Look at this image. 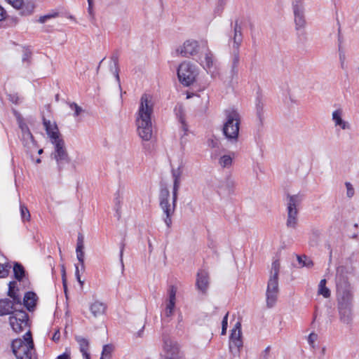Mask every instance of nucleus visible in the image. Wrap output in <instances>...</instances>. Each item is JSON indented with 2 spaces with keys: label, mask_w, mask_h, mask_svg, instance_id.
Returning <instances> with one entry per match:
<instances>
[{
  "label": "nucleus",
  "mask_w": 359,
  "mask_h": 359,
  "mask_svg": "<svg viewBox=\"0 0 359 359\" xmlns=\"http://www.w3.org/2000/svg\"><path fill=\"white\" fill-rule=\"evenodd\" d=\"M312 265H313V262H312V261H311V260H308V262H304V266H307V267H310V266H311Z\"/></svg>",
  "instance_id": "59"
},
{
  "label": "nucleus",
  "mask_w": 359,
  "mask_h": 359,
  "mask_svg": "<svg viewBox=\"0 0 359 359\" xmlns=\"http://www.w3.org/2000/svg\"><path fill=\"white\" fill-rule=\"evenodd\" d=\"M37 296L33 292H27L25 293L23 299L24 306L29 310H32L35 306L36 302L37 301Z\"/></svg>",
  "instance_id": "27"
},
{
  "label": "nucleus",
  "mask_w": 359,
  "mask_h": 359,
  "mask_svg": "<svg viewBox=\"0 0 359 359\" xmlns=\"http://www.w3.org/2000/svg\"><path fill=\"white\" fill-rule=\"evenodd\" d=\"M58 16V13L57 12H54V13H49V14H47V15H42L41 16L39 20H38V22L39 23H41V24H43L45 23L47 20H50V19H52V18H57Z\"/></svg>",
  "instance_id": "39"
},
{
  "label": "nucleus",
  "mask_w": 359,
  "mask_h": 359,
  "mask_svg": "<svg viewBox=\"0 0 359 359\" xmlns=\"http://www.w3.org/2000/svg\"><path fill=\"white\" fill-rule=\"evenodd\" d=\"M57 359H70V357L67 353H63L59 356H57Z\"/></svg>",
  "instance_id": "56"
},
{
  "label": "nucleus",
  "mask_w": 359,
  "mask_h": 359,
  "mask_svg": "<svg viewBox=\"0 0 359 359\" xmlns=\"http://www.w3.org/2000/svg\"><path fill=\"white\" fill-rule=\"evenodd\" d=\"M318 294L323 296L325 298H329L330 297V290L326 287V280L322 279L318 285Z\"/></svg>",
  "instance_id": "30"
},
{
  "label": "nucleus",
  "mask_w": 359,
  "mask_h": 359,
  "mask_svg": "<svg viewBox=\"0 0 359 359\" xmlns=\"http://www.w3.org/2000/svg\"><path fill=\"white\" fill-rule=\"evenodd\" d=\"M243 41L242 27L236 21L233 27V36L230 39L232 42V61L230 69V78L234 79L238 75V66L239 64V48Z\"/></svg>",
  "instance_id": "7"
},
{
  "label": "nucleus",
  "mask_w": 359,
  "mask_h": 359,
  "mask_svg": "<svg viewBox=\"0 0 359 359\" xmlns=\"http://www.w3.org/2000/svg\"><path fill=\"white\" fill-rule=\"evenodd\" d=\"M343 111L341 109L334 110L332 114V120L335 127H339L342 130H350L351 124L342 118Z\"/></svg>",
  "instance_id": "21"
},
{
  "label": "nucleus",
  "mask_w": 359,
  "mask_h": 359,
  "mask_svg": "<svg viewBox=\"0 0 359 359\" xmlns=\"http://www.w3.org/2000/svg\"><path fill=\"white\" fill-rule=\"evenodd\" d=\"M62 283H63L65 292H67V283H66V278H65V271L64 269L62 270Z\"/></svg>",
  "instance_id": "54"
},
{
  "label": "nucleus",
  "mask_w": 359,
  "mask_h": 359,
  "mask_svg": "<svg viewBox=\"0 0 359 359\" xmlns=\"http://www.w3.org/2000/svg\"><path fill=\"white\" fill-rule=\"evenodd\" d=\"M325 348H323V353H324V352H325Z\"/></svg>",
  "instance_id": "64"
},
{
  "label": "nucleus",
  "mask_w": 359,
  "mask_h": 359,
  "mask_svg": "<svg viewBox=\"0 0 359 359\" xmlns=\"http://www.w3.org/2000/svg\"><path fill=\"white\" fill-rule=\"evenodd\" d=\"M83 237L81 234H79L77 239L76 245V257L81 266V269H84V252H83Z\"/></svg>",
  "instance_id": "25"
},
{
  "label": "nucleus",
  "mask_w": 359,
  "mask_h": 359,
  "mask_svg": "<svg viewBox=\"0 0 359 359\" xmlns=\"http://www.w3.org/2000/svg\"><path fill=\"white\" fill-rule=\"evenodd\" d=\"M202 50V42L199 43L195 40H187L177 49L182 57H190L198 55Z\"/></svg>",
  "instance_id": "14"
},
{
  "label": "nucleus",
  "mask_w": 359,
  "mask_h": 359,
  "mask_svg": "<svg viewBox=\"0 0 359 359\" xmlns=\"http://www.w3.org/2000/svg\"><path fill=\"white\" fill-rule=\"evenodd\" d=\"M19 305H17L14 301L8 299H0V316L11 314L12 312L19 309Z\"/></svg>",
  "instance_id": "20"
},
{
  "label": "nucleus",
  "mask_w": 359,
  "mask_h": 359,
  "mask_svg": "<svg viewBox=\"0 0 359 359\" xmlns=\"http://www.w3.org/2000/svg\"><path fill=\"white\" fill-rule=\"evenodd\" d=\"M225 121L222 132L227 141L236 144L238 141L241 124V115L234 108H229L224 111Z\"/></svg>",
  "instance_id": "4"
},
{
  "label": "nucleus",
  "mask_w": 359,
  "mask_h": 359,
  "mask_svg": "<svg viewBox=\"0 0 359 359\" xmlns=\"http://www.w3.org/2000/svg\"><path fill=\"white\" fill-rule=\"evenodd\" d=\"M40 162H41V159H40V158H38V159L36 160V163H39Z\"/></svg>",
  "instance_id": "61"
},
{
  "label": "nucleus",
  "mask_w": 359,
  "mask_h": 359,
  "mask_svg": "<svg viewBox=\"0 0 359 359\" xmlns=\"http://www.w3.org/2000/svg\"><path fill=\"white\" fill-rule=\"evenodd\" d=\"M11 266L0 264V278H5L8 275Z\"/></svg>",
  "instance_id": "40"
},
{
  "label": "nucleus",
  "mask_w": 359,
  "mask_h": 359,
  "mask_svg": "<svg viewBox=\"0 0 359 359\" xmlns=\"http://www.w3.org/2000/svg\"><path fill=\"white\" fill-rule=\"evenodd\" d=\"M70 108L74 111L75 116H78L83 111V109L74 102L70 104Z\"/></svg>",
  "instance_id": "43"
},
{
  "label": "nucleus",
  "mask_w": 359,
  "mask_h": 359,
  "mask_svg": "<svg viewBox=\"0 0 359 359\" xmlns=\"http://www.w3.org/2000/svg\"><path fill=\"white\" fill-rule=\"evenodd\" d=\"M15 282H10L8 294L11 298H12L14 302H15V304H17V305H19V307L21 308L22 304L21 302L20 297L16 294V292L15 291Z\"/></svg>",
  "instance_id": "29"
},
{
  "label": "nucleus",
  "mask_w": 359,
  "mask_h": 359,
  "mask_svg": "<svg viewBox=\"0 0 359 359\" xmlns=\"http://www.w3.org/2000/svg\"><path fill=\"white\" fill-rule=\"evenodd\" d=\"M13 273L15 278L21 280L25 276V269L22 264L15 263L13 266Z\"/></svg>",
  "instance_id": "31"
},
{
  "label": "nucleus",
  "mask_w": 359,
  "mask_h": 359,
  "mask_svg": "<svg viewBox=\"0 0 359 359\" xmlns=\"http://www.w3.org/2000/svg\"><path fill=\"white\" fill-rule=\"evenodd\" d=\"M9 323L13 330L16 333H20L27 327L28 315L23 310V305L19 309L13 311L12 315L9 317Z\"/></svg>",
  "instance_id": "12"
},
{
  "label": "nucleus",
  "mask_w": 359,
  "mask_h": 359,
  "mask_svg": "<svg viewBox=\"0 0 359 359\" xmlns=\"http://www.w3.org/2000/svg\"><path fill=\"white\" fill-rule=\"evenodd\" d=\"M54 150L50 154V158L55 161L59 172L62 170L65 165L70 162V158L67 151L64 140L53 143Z\"/></svg>",
  "instance_id": "10"
},
{
  "label": "nucleus",
  "mask_w": 359,
  "mask_h": 359,
  "mask_svg": "<svg viewBox=\"0 0 359 359\" xmlns=\"http://www.w3.org/2000/svg\"><path fill=\"white\" fill-rule=\"evenodd\" d=\"M34 8L35 5L33 2H29L25 4L22 3V6L20 8V14L22 15H29L34 12Z\"/></svg>",
  "instance_id": "32"
},
{
  "label": "nucleus",
  "mask_w": 359,
  "mask_h": 359,
  "mask_svg": "<svg viewBox=\"0 0 359 359\" xmlns=\"http://www.w3.org/2000/svg\"><path fill=\"white\" fill-rule=\"evenodd\" d=\"M43 123L52 144L62 140L58 128L55 123H51L50 121L46 120L45 118H43Z\"/></svg>",
  "instance_id": "18"
},
{
  "label": "nucleus",
  "mask_w": 359,
  "mask_h": 359,
  "mask_svg": "<svg viewBox=\"0 0 359 359\" xmlns=\"http://www.w3.org/2000/svg\"><path fill=\"white\" fill-rule=\"evenodd\" d=\"M176 292L177 289L175 286L172 285L169 287L168 291V299H167L165 309V315L167 317H170L173 313L176 302Z\"/></svg>",
  "instance_id": "19"
},
{
  "label": "nucleus",
  "mask_w": 359,
  "mask_h": 359,
  "mask_svg": "<svg viewBox=\"0 0 359 359\" xmlns=\"http://www.w3.org/2000/svg\"><path fill=\"white\" fill-rule=\"evenodd\" d=\"M233 153L231 154H224L219 157L218 159V163L222 168H229L233 164Z\"/></svg>",
  "instance_id": "28"
},
{
  "label": "nucleus",
  "mask_w": 359,
  "mask_h": 359,
  "mask_svg": "<svg viewBox=\"0 0 359 359\" xmlns=\"http://www.w3.org/2000/svg\"><path fill=\"white\" fill-rule=\"evenodd\" d=\"M358 226V224L357 223H355V224H354V227H355V228H357Z\"/></svg>",
  "instance_id": "63"
},
{
  "label": "nucleus",
  "mask_w": 359,
  "mask_h": 359,
  "mask_svg": "<svg viewBox=\"0 0 359 359\" xmlns=\"http://www.w3.org/2000/svg\"><path fill=\"white\" fill-rule=\"evenodd\" d=\"M320 231L318 229H312L310 237V245H316L318 244V240L320 236Z\"/></svg>",
  "instance_id": "34"
},
{
  "label": "nucleus",
  "mask_w": 359,
  "mask_h": 359,
  "mask_svg": "<svg viewBox=\"0 0 359 359\" xmlns=\"http://www.w3.org/2000/svg\"><path fill=\"white\" fill-rule=\"evenodd\" d=\"M107 306L103 302L95 301L90 305V311L95 318H99L105 313Z\"/></svg>",
  "instance_id": "24"
},
{
  "label": "nucleus",
  "mask_w": 359,
  "mask_h": 359,
  "mask_svg": "<svg viewBox=\"0 0 359 359\" xmlns=\"http://www.w3.org/2000/svg\"><path fill=\"white\" fill-rule=\"evenodd\" d=\"M114 346L111 344H106L102 348V356L100 359H110Z\"/></svg>",
  "instance_id": "33"
},
{
  "label": "nucleus",
  "mask_w": 359,
  "mask_h": 359,
  "mask_svg": "<svg viewBox=\"0 0 359 359\" xmlns=\"http://www.w3.org/2000/svg\"><path fill=\"white\" fill-rule=\"evenodd\" d=\"M228 315L229 313H226L224 317L223 318L222 322V335L226 334V329H227V320H228Z\"/></svg>",
  "instance_id": "44"
},
{
  "label": "nucleus",
  "mask_w": 359,
  "mask_h": 359,
  "mask_svg": "<svg viewBox=\"0 0 359 359\" xmlns=\"http://www.w3.org/2000/svg\"><path fill=\"white\" fill-rule=\"evenodd\" d=\"M270 349H271V347L270 346H267L264 349V351H263V352L262 353V357L264 359H268Z\"/></svg>",
  "instance_id": "51"
},
{
  "label": "nucleus",
  "mask_w": 359,
  "mask_h": 359,
  "mask_svg": "<svg viewBox=\"0 0 359 359\" xmlns=\"http://www.w3.org/2000/svg\"><path fill=\"white\" fill-rule=\"evenodd\" d=\"M219 141L217 139H210L208 141V147L211 148H217L219 147Z\"/></svg>",
  "instance_id": "47"
},
{
  "label": "nucleus",
  "mask_w": 359,
  "mask_h": 359,
  "mask_svg": "<svg viewBox=\"0 0 359 359\" xmlns=\"http://www.w3.org/2000/svg\"><path fill=\"white\" fill-rule=\"evenodd\" d=\"M112 60H114V67L111 68V72H113L117 82L118 84L119 88H121V83H120V78L118 75V60L116 57H113Z\"/></svg>",
  "instance_id": "36"
},
{
  "label": "nucleus",
  "mask_w": 359,
  "mask_h": 359,
  "mask_svg": "<svg viewBox=\"0 0 359 359\" xmlns=\"http://www.w3.org/2000/svg\"><path fill=\"white\" fill-rule=\"evenodd\" d=\"M301 196L298 194L287 196V221L286 226L290 229H296L298 224L297 206L301 202Z\"/></svg>",
  "instance_id": "8"
},
{
  "label": "nucleus",
  "mask_w": 359,
  "mask_h": 359,
  "mask_svg": "<svg viewBox=\"0 0 359 359\" xmlns=\"http://www.w3.org/2000/svg\"><path fill=\"white\" fill-rule=\"evenodd\" d=\"M336 287L337 306H353L354 295L348 281V270L344 266L337 269Z\"/></svg>",
  "instance_id": "2"
},
{
  "label": "nucleus",
  "mask_w": 359,
  "mask_h": 359,
  "mask_svg": "<svg viewBox=\"0 0 359 359\" xmlns=\"http://www.w3.org/2000/svg\"><path fill=\"white\" fill-rule=\"evenodd\" d=\"M88 13L90 15H93V0H88Z\"/></svg>",
  "instance_id": "55"
},
{
  "label": "nucleus",
  "mask_w": 359,
  "mask_h": 359,
  "mask_svg": "<svg viewBox=\"0 0 359 359\" xmlns=\"http://www.w3.org/2000/svg\"><path fill=\"white\" fill-rule=\"evenodd\" d=\"M60 330L57 329L55 332V333L52 337V340L55 342H57L60 340Z\"/></svg>",
  "instance_id": "50"
},
{
  "label": "nucleus",
  "mask_w": 359,
  "mask_h": 359,
  "mask_svg": "<svg viewBox=\"0 0 359 359\" xmlns=\"http://www.w3.org/2000/svg\"><path fill=\"white\" fill-rule=\"evenodd\" d=\"M292 9L294 15L295 29L299 30L305 28L306 20L305 15L304 0H293Z\"/></svg>",
  "instance_id": "13"
},
{
  "label": "nucleus",
  "mask_w": 359,
  "mask_h": 359,
  "mask_svg": "<svg viewBox=\"0 0 359 359\" xmlns=\"http://www.w3.org/2000/svg\"><path fill=\"white\" fill-rule=\"evenodd\" d=\"M280 262L278 260L273 262L269 279L266 289V305L269 308L273 307L277 300L278 294V274Z\"/></svg>",
  "instance_id": "6"
},
{
  "label": "nucleus",
  "mask_w": 359,
  "mask_h": 359,
  "mask_svg": "<svg viewBox=\"0 0 359 359\" xmlns=\"http://www.w3.org/2000/svg\"><path fill=\"white\" fill-rule=\"evenodd\" d=\"M317 338L318 335L313 332L311 333L308 337V342L313 348H314V344Z\"/></svg>",
  "instance_id": "45"
},
{
  "label": "nucleus",
  "mask_w": 359,
  "mask_h": 359,
  "mask_svg": "<svg viewBox=\"0 0 359 359\" xmlns=\"http://www.w3.org/2000/svg\"><path fill=\"white\" fill-rule=\"evenodd\" d=\"M201 53L204 54V60H201V64L206 69H210L213 66V55L209 50L206 42H202Z\"/></svg>",
  "instance_id": "22"
},
{
  "label": "nucleus",
  "mask_w": 359,
  "mask_h": 359,
  "mask_svg": "<svg viewBox=\"0 0 359 359\" xmlns=\"http://www.w3.org/2000/svg\"><path fill=\"white\" fill-rule=\"evenodd\" d=\"M208 273L204 270L200 271L197 274L196 285L199 290L205 293L208 287Z\"/></svg>",
  "instance_id": "23"
},
{
  "label": "nucleus",
  "mask_w": 359,
  "mask_h": 359,
  "mask_svg": "<svg viewBox=\"0 0 359 359\" xmlns=\"http://www.w3.org/2000/svg\"><path fill=\"white\" fill-rule=\"evenodd\" d=\"M14 8L20 10L22 6V0H6Z\"/></svg>",
  "instance_id": "42"
},
{
  "label": "nucleus",
  "mask_w": 359,
  "mask_h": 359,
  "mask_svg": "<svg viewBox=\"0 0 359 359\" xmlns=\"http://www.w3.org/2000/svg\"><path fill=\"white\" fill-rule=\"evenodd\" d=\"M8 96L9 100L11 102H13L14 104H18V103L19 97H18V95L17 94H15V93L8 94Z\"/></svg>",
  "instance_id": "48"
},
{
  "label": "nucleus",
  "mask_w": 359,
  "mask_h": 359,
  "mask_svg": "<svg viewBox=\"0 0 359 359\" xmlns=\"http://www.w3.org/2000/svg\"><path fill=\"white\" fill-rule=\"evenodd\" d=\"M256 112L257 116L262 123L264 118V104L260 100H258L256 104Z\"/></svg>",
  "instance_id": "35"
},
{
  "label": "nucleus",
  "mask_w": 359,
  "mask_h": 359,
  "mask_svg": "<svg viewBox=\"0 0 359 359\" xmlns=\"http://www.w3.org/2000/svg\"><path fill=\"white\" fill-rule=\"evenodd\" d=\"M339 60H340L341 67L343 69H344L346 68V64H345L346 56H345L344 53H343L342 51H340V50H339Z\"/></svg>",
  "instance_id": "46"
},
{
  "label": "nucleus",
  "mask_w": 359,
  "mask_h": 359,
  "mask_svg": "<svg viewBox=\"0 0 359 359\" xmlns=\"http://www.w3.org/2000/svg\"><path fill=\"white\" fill-rule=\"evenodd\" d=\"M339 321L346 325L351 326L353 322V306H337Z\"/></svg>",
  "instance_id": "17"
},
{
  "label": "nucleus",
  "mask_w": 359,
  "mask_h": 359,
  "mask_svg": "<svg viewBox=\"0 0 359 359\" xmlns=\"http://www.w3.org/2000/svg\"><path fill=\"white\" fill-rule=\"evenodd\" d=\"M304 259L305 260H306V259H307V258H306V256H304ZM297 260H298L299 263L302 264L303 265H304V262H306V261L303 260V257H300V256H298V257H297Z\"/></svg>",
  "instance_id": "57"
},
{
  "label": "nucleus",
  "mask_w": 359,
  "mask_h": 359,
  "mask_svg": "<svg viewBox=\"0 0 359 359\" xmlns=\"http://www.w3.org/2000/svg\"><path fill=\"white\" fill-rule=\"evenodd\" d=\"M75 339L79 345V349L83 358L85 359H90V354L88 352L89 348L88 340L81 336H76Z\"/></svg>",
  "instance_id": "26"
},
{
  "label": "nucleus",
  "mask_w": 359,
  "mask_h": 359,
  "mask_svg": "<svg viewBox=\"0 0 359 359\" xmlns=\"http://www.w3.org/2000/svg\"><path fill=\"white\" fill-rule=\"evenodd\" d=\"M356 237H357V235H356V234H353V235L352 236V238H355Z\"/></svg>",
  "instance_id": "62"
},
{
  "label": "nucleus",
  "mask_w": 359,
  "mask_h": 359,
  "mask_svg": "<svg viewBox=\"0 0 359 359\" xmlns=\"http://www.w3.org/2000/svg\"><path fill=\"white\" fill-rule=\"evenodd\" d=\"M19 127L22 133L21 141L23 146L27 149V152H32L36 148L32 134L26 123L20 121Z\"/></svg>",
  "instance_id": "15"
},
{
  "label": "nucleus",
  "mask_w": 359,
  "mask_h": 359,
  "mask_svg": "<svg viewBox=\"0 0 359 359\" xmlns=\"http://www.w3.org/2000/svg\"><path fill=\"white\" fill-rule=\"evenodd\" d=\"M154 105L151 95L144 93L141 96L135 123L138 135L144 141H149L153 135L151 116L154 113Z\"/></svg>",
  "instance_id": "1"
},
{
  "label": "nucleus",
  "mask_w": 359,
  "mask_h": 359,
  "mask_svg": "<svg viewBox=\"0 0 359 359\" xmlns=\"http://www.w3.org/2000/svg\"><path fill=\"white\" fill-rule=\"evenodd\" d=\"M198 74L197 67L190 62L181 63L177 69V76L180 82L185 86L191 85Z\"/></svg>",
  "instance_id": "9"
},
{
  "label": "nucleus",
  "mask_w": 359,
  "mask_h": 359,
  "mask_svg": "<svg viewBox=\"0 0 359 359\" xmlns=\"http://www.w3.org/2000/svg\"><path fill=\"white\" fill-rule=\"evenodd\" d=\"M42 153H43V149H39V150L38 151V154H41Z\"/></svg>",
  "instance_id": "60"
},
{
  "label": "nucleus",
  "mask_w": 359,
  "mask_h": 359,
  "mask_svg": "<svg viewBox=\"0 0 359 359\" xmlns=\"http://www.w3.org/2000/svg\"><path fill=\"white\" fill-rule=\"evenodd\" d=\"M7 13L6 10L0 6V21H3L6 18Z\"/></svg>",
  "instance_id": "49"
},
{
  "label": "nucleus",
  "mask_w": 359,
  "mask_h": 359,
  "mask_svg": "<svg viewBox=\"0 0 359 359\" xmlns=\"http://www.w3.org/2000/svg\"><path fill=\"white\" fill-rule=\"evenodd\" d=\"M241 335V325L240 322H237L231 330L230 335L229 348L231 352H233V349L235 348L236 353H239L240 348L243 346Z\"/></svg>",
  "instance_id": "16"
},
{
  "label": "nucleus",
  "mask_w": 359,
  "mask_h": 359,
  "mask_svg": "<svg viewBox=\"0 0 359 359\" xmlns=\"http://www.w3.org/2000/svg\"><path fill=\"white\" fill-rule=\"evenodd\" d=\"M345 186L346 187V196L349 198H352L355 194V190L353 185L350 182H346L345 183Z\"/></svg>",
  "instance_id": "41"
},
{
  "label": "nucleus",
  "mask_w": 359,
  "mask_h": 359,
  "mask_svg": "<svg viewBox=\"0 0 359 359\" xmlns=\"http://www.w3.org/2000/svg\"><path fill=\"white\" fill-rule=\"evenodd\" d=\"M75 275H76L77 280L79 281L80 285L82 286L83 285V281H82L81 280V277H80V274H79V267L77 266H76Z\"/></svg>",
  "instance_id": "52"
},
{
  "label": "nucleus",
  "mask_w": 359,
  "mask_h": 359,
  "mask_svg": "<svg viewBox=\"0 0 359 359\" xmlns=\"http://www.w3.org/2000/svg\"><path fill=\"white\" fill-rule=\"evenodd\" d=\"M123 248H124V245H122L121 248V251H120V259H121V264H123Z\"/></svg>",
  "instance_id": "58"
},
{
  "label": "nucleus",
  "mask_w": 359,
  "mask_h": 359,
  "mask_svg": "<svg viewBox=\"0 0 359 359\" xmlns=\"http://www.w3.org/2000/svg\"><path fill=\"white\" fill-rule=\"evenodd\" d=\"M163 351L161 357L169 359H183L180 351V346L177 341L172 339L166 334L163 335Z\"/></svg>",
  "instance_id": "11"
},
{
  "label": "nucleus",
  "mask_w": 359,
  "mask_h": 359,
  "mask_svg": "<svg viewBox=\"0 0 359 359\" xmlns=\"http://www.w3.org/2000/svg\"><path fill=\"white\" fill-rule=\"evenodd\" d=\"M172 177H173V190H172V205L171 206L168 198L170 196V192L167 188H163L160 191L159 194V201L160 206L164 214L165 215V217L164 219V222L168 227H170L172 224L171 217L173 215L175 207L176 202L177 199V192L180 189V172L179 170H172Z\"/></svg>",
  "instance_id": "3"
},
{
  "label": "nucleus",
  "mask_w": 359,
  "mask_h": 359,
  "mask_svg": "<svg viewBox=\"0 0 359 359\" xmlns=\"http://www.w3.org/2000/svg\"><path fill=\"white\" fill-rule=\"evenodd\" d=\"M180 120V122L182 124V129L184 131V135H187V126L183 118L181 117Z\"/></svg>",
  "instance_id": "53"
},
{
  "label": "nucleus",
  "mask_w": 359,
  "mask_h": 359,
  "mask_svg": "<svg viewBox=\"0 0 359 359\" xmlns=\"http://www.w3.org/2000/svg\"><path fill=\"white\" fill-rule=\"evenodd\" d=\"M32 52L28 48L23 50V54L22 57V61L25 63L27 66L31 63Z\"/></svg>",
  "instance_id": "37"
},
{
  "label": "nucleus",
  "mask_w": 359,
  "mask_h": 359,
  "mask_svg": "<svg viewBox=\"0 0 359 359\" xmlns=\"http://www.w3.org/2000/svg\"><path fill=\"white\" fill-rule=\"evenodd\" d=\"M12 351L17 359H31L34 349V342L30 331H28L23 339H15L11 344Z\"/></svg>",
  "instance_id": "5"
},
{
  "label": "nucleus",
  "mask_w": 359,
  "mask_h": 359,
  "mask_svg": "<svg viewBox=\"0 0 359 359\" xmlns=\"http://www.w3.org/2000/svg\"><path fill=\"white\" fill-rule=\"evenodd\" d=\"M20 214L23 221H29L30 213L27 208L25 205H20Z\"/></svg>",
  "instance_id": "38"
}]
</instances>
